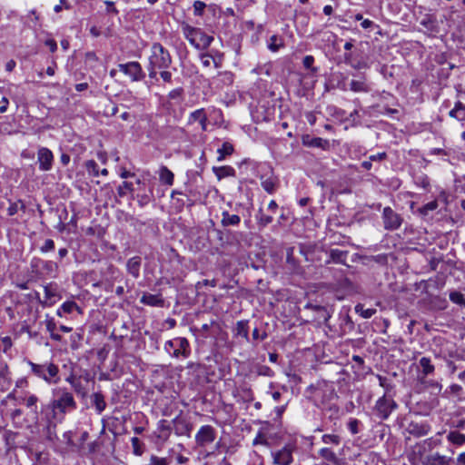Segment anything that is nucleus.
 <instances>
[{
    "label": "nucleus",
    "mask_w": 465,
    "mask_h": 465,
    "mask_svg": "<svg viewBox=\"0 0 465 465\" xmlns=\"http://www.w3.org/2000/svg\"><path fill=\"white\" fill-rule=\"evenodd\" d=\"M91 401L94 405L98 414H101L105 410L106 402L104 401V395L101 392H94L91 396Z\"/></svg>",
    "instance_id": "obj_34"
},
{
    "label": "nucleus",
    "mask_w": 465,
    "mask_h": 465,
    "mask_svg": "<svg viewBox=\"0 0 465 465\" xmlns=\"http://www.w3.org/2000/svg\"><path fill=\"white\" fill-rule=\"evenodd\" d=\"M252 445H263V446H269V442L267 439L265 438L264 434L262 431H259L256 435V437L252 440Z\"/></svg>",
    "instance_id": "obj_54"
},
{
    "label": "nucleus",
    "mask_w": 465,
    "mask_h": 465,
    "mask_svg": "<svg viewBox=\"0 0 465 465\" xmlns=\"http://www.w3.org/2000/svg\"><path fill=\"white\" fill-rule=\"evenodd\" d=\"M450 300L456 304L465 307V296L460 292H451L450 293Z\"/></svg>",
    "instance_id": "obj_51"
},
{
    "label": "nucleus",
    "mask_w": 465,
    "mask_h": 465,
    "mask_svg": "<svg viewBox=\"0 0 465 465\" xmlns=\"http://www.w3.org/2000/svg\"><path fill=\"white\" fill-rule=\"evenodd\" d=\"M420 383L422 384L426 388H431V389L437 390L438 392H440L442 389V385L439 381H434V380H429L428 378H427V382H420Z\"/></svg>",
    "instance_id": "obj_55"
},
{
    "label": "nucleus",
    "mask_w": 465,
    "mask_h": 465,
    "mask_svg": "<svg viewBox=\"0 0 465 465\" xmlns=\"http://www.w3.org/2000/svg\"><path fill=\"white\" fill-rule=\"evenodd\" d=\"M396 408L397 403L394 400L382 396L376 401L374 413L379 419L387 420Z\"/></svg>",
    "instance_id": "obj_8"
},
{
    "label": "nucleus",
    "mask_w": 465,
    "mask_h": 465,
    "mask_svg": "<svg viewBox=\"0 0 465 465\" xmlns=\"http://www.w3.org/2000/svg\"><path fill=\"white\" fill-rule=\"evenodd\" d=\"M315 396L316 397H322V402L325 403L327 401H331L332 399L336 398V393L334 391V389L328 385L327 383L323 382L322 384H319L317 388L315 389Z\"/></svg>",
    "instance_id": "obj_22"
},
{
    "label": "nucleus",
    "mask_w": 465,
    "mask_h": 465,
    "mask_svg": "<svg viewBox=\"0 0 465 465\" xmlns=\"http://www.w3.org/2000/svg\"><path fill=\"white\" fill-rule=\"evenodd\" d=\"M45 327H46V331L51 333V332H54L56 330V323L54 322V320L53 318H46L45 320Z\"/></svg>",
    "instance_id": "obj_60"
},
{
    "label": "nucleus",
    "mask_w": 465,
    "mask_h": 465,
    "mask_svg": "<svg viewBox=\"0 0 465 465\" xmlns=\"http://www.w3.org/2000/svg\"><path fill=\"white\" fill-rule=\"evenodd\" d=\"M381 219L386 231H396L403 223L402 216L389 206L383 208Z\"/></svg>",
    "instance_id": "obj_7"
},
{
    "label": "nucleus",
    "mask_w": 465,
    "mask_h": 465,
    "mask_svg": "<svg viewBox=\"0 0 465 465\" xmlns=\"http://www.w3.org/2000/svg\"><path fill=\"white\" fill-rule=\"evenodd\" d=\"M204 120H207L206 114L204 113L203 109H198L191 113L189 116V122L194 123V122H203Z\"/></svg>",
    "instance_id": "obj_46"
},
{
    "label": "nucleus",
    "mask_w": 465,
    "mask_h": 465,
    "mask_svg": "<svg viewBox=\"0 0 465 465\" xmlns=\"http://www.w3.org/2000/svg\"><path fill=\"white\" fill-rule=\"evenodd\" d=\"M65 381L72 386V388L77 392V393H84V388L81 384V382L74 376L70 375L65 379Z\"/></svg>",
    "instance_id": "obj_48"
},
{
    "label": "nucleus",
    "mask_w": 465,
    "mask_h": 465,
    "mask_svg": "<svg viewBox=\"0 0 465 465\" xmlns=\"http://www.w3.org/2000/svg\"><path fill=\"white\" fill-rule=\"evenodd\" d=\"M149 64L153 68L167 69L172 64L169 51L160 43H153L151 46Z\"/></svg>",
    "instance_id": "obj_5"
},
{
    "label": "nucleus",
    "mask_w": 465,
    "mask_h": 465,
    "mask_svg": "<svg viewBox=\"0 0 465 465\" xmlns=\"http://www.w3.org/2000/svg\"><path fill=\"white\" fill-rule=\"evenodd\" d=\"M258 224L260 226L265 227L268 224L272 223L273 221L272 214H265L262 213V209L259 210V213L257 215Z\"/></svg>",
    "instance_id": "obj_47"
},
{
    "label": "nucleus",
    "mask_w": 465,
    "mask_h": 465,
    "mask_svg": "<svg viewBox=\"0 0 465 465\" xmlns=\"http://www.w3.org/2000/svg\"><path fill=\"white\" fill-rule=\"evenodd\" d=\"M318 454L324 460L330 461L334 465H341V459L336 455V453L328 447H324L319 450Z\"/></svg>",
    "instance_id": "obj_27"
},
{
    "label": "nucleus",
    "mask_w": 465,
    "mask_h": 465,
    "mask_svg": "<svg viewBox=\"0 0 465 465\" xmlns=\"http://www.w3.org/2000/svg\"><path fill=\"white\" fill-rule=\"evenodd\" d=\"M31 373L47 384H57L60 381L59 367L52 361L35 363L28 361Z\"/></svg>",
    "instance_id": "obj_3"
},
{
    "label": "nucleus",
    "mask_w": 465,
    "mask_h": 465,
    "mask_svg": "<svg viewBox=\"0 0 465 465\" xmlns=\"http://www.w3.org/2000/svg\"><path fill=\"white\" fill-rule=\"evenodd\" d=\"M134 191L133 183L130 182H123L121 185L117 188V193L120 197H124L126 195L128 192L132 193Z\"/></svg>",
    "instance_id": "obj_49"
},
{
    "label": "nucleus",
    "mask_w": 465,
    "mask_h": 465,
    "mask_svg": "<svg viewBox=\"0 0 465 465\" xmlns=\"http://www.w3.org/2000/svg\"><path fill=\"white\" fill-rule=\"evenodd\" d=\"M200 59H201L202 64L204 67L211 66L212 63H213L215 64V66H217V64H216L214 58L209 54H202L200 55Z\"/></svg>",
    "instance_id": "obj_53"
},
{
    "label": "nucleus",
    "mask_w": 465,
    "mask_h": 465,
    "mask_svg": "<svg viewBox=\"0 0 465 465\" xmlns=\"http://www.w3.org/2000/svg\"><path fill=\"white\" fill-rule=\"evenodd\" d=\"M430 429V425L426 420H411L405 430L415 438H420L428 435Z\"/></svg>",
    "instance_id": "obj_12"
},
{
    "label": "nucleus",
    "mask_w": 465,
    "mask_h": 465,
    "mask_svg": "<svg viewBox=\"0 0 465 465\" xmlns=\"http://www.w3.org/2000/svg\"><path fill=\"white\" fill-rule=\"evenodd\" d=\"M181 29L185 39L198 50L208 48L213 41V37L206 35L203 29L193 27L187 23H183Z\"/></svg>",
    "instance_id": "obj_2"
},
{
    "label": "nucleus",
    "mask_w": 465,
    "mask_h": 465,
    "mask_svg": "<svg viewBox=\"0 0 465 465\" xmlns=\"http://www.w3.org/2000/svg\"><path fill=\"white\" fill-rule=\"evenodd\" d=\"M45 291V301L43 302L45 305H52L54 302V298L57 296V289L53 283H49L44 287Z\"/></svg>",
    "instance_id": "obj_32"
},
{
    "label": "nucleus",
    "mask_w": 465,
    "mask_h": 465,
    "mask_svg": "<svg viewBox=\"0 0 465 465\" xmlns=\"http://www.w3.org/2000/svg\"><path fill=\"white\" fill-rule=\"evenodd\" d=\"M141 262L142 259L139 256H134L127 261V272L135 279L140 276Z\"/></svg>",
    "instance_id": "obj_25"
},
{
    "label": "nucleus",
    "mask_w": 465,
    "mask_h": 465,
    "mask_svg": "<svg viewBox=\"0 0 465 465\" xmlns=\"http://www.w3.org/2000/svg\"><path fill=\"white\" fill-rule=\"evenodd\" d=\"M53 397L47 405L48 419L62 422L67 413H71L77 408V403L72 392L66 388L53 390Z\"/></svg>",
    "instance_id": "obj_1"
},
{
    "label": "nucleus",
    "mask_w": 465,
    "mask_h": 465,
    "mask_svg": "<svg viewBox=\"0 0 465 465\" xmlns=\"http://www.w3.org/2000/svg\"><path fill=\"white\" fill-rule=\"evenodd\" d=\"M118 68L124 74L130 76L133 81H139L144 76L142 66L138 62L120 64H118Z\"/></svg>",
    "instance_id": "obj_13"
},
{
    "label": "nucleus",
    "mask_w": 465,
    "mask_h": 465,
    "mask_svg": "<svg viewBox=\"0 0 465 465\" xmlns=\"http://www.w3.org/2000/svg\"><path fill=\"white\" fill-rule=\"evenodd\" d=\"M213 172L218 180L235 176V170L230 165L213 166Z\"/></svg>",
    "instance_id": "obj_28"
},
{
    "label": "nucleus",
    "mask_w": 465,
    "mask_h": 465,
    "mask_svg": "<svg viewBox=\"0 0 465 465\" xmlns=\"http://www.w3.org/2000/svg\"><path fill=\"white\" fill-rule=\"evenodd\" d=\"M131 442H132L134 453L137 456L142 455L143 448H142L141 440L137 437H133L131 439Z\"/></svg>",
    "instance_id": "obj_52"
},
{
    "label": "nucleus",
    "mask_w": 465,
    "mask_h": 465,
    "mask_svg": "<svg viewBox=\"0 0 465 465\" xmlns=\"http://www.w3.org/2000/svg\"><path fill=\"white\" fill-rule=\"evenodd\" d=\"M206 5L202 1H194L193 13L195 15H202Z\"/></svg>",
    "instance_id": "obj_57"
},
{
    "label": "nucleus",
    "mask_w": 465,
    "mask_h": 465,
    "mask_svg": "<svg viewBox=\"0 0 465 465\" xmlns=\"http://www.w3.org/2000/svg\"><path fill=\"white\" fill-rule=\"evenodd\" d=\"M354 309H355V312L364 319H369V318L372 317V315H374L376 312L375 309H371V308L365 309L364 306L361 303H358Z\"/></svg>",
    "instance_id": "obj_45"
},
{
    "label": "nucleus",
    "mask_w": 465,
    "mask_h": 465,
    "mask_svg": "<svg viewBox=\"0 0 465 465\" xmlns=\"http://www.w3.org/2000/svg\"><path fill=\"white\" fill-rule=\"evenodd\" d=\"M233 145L229 142H224L220 148H218V157L217 161L222 162L225 159L226 156L231 155L233 153Z\"/></svg>",
    "instance_id": "obj_36"
},
{
    "label": "nucleus",
    "mask_w": 465,
    "mask_h": 465,
    "mask_svg": "<svg viewBox=\"0 0 465 465\" xmlns=\"http://www.w3.org/2000/svg\"><path fill=\"white\" fill-rule=\"evenodd\" d=\"M419 368L420 371L417 376L419 382H427V377L432 375L435 371V367L429 357L420 359Z\"/></svg>",
    "instance_id": "obj_15"
},
{
    "label": "nucleus",
    "mask_w": 465,
    "mask_h": 465,
    "mask_svg": "<svg viewBox=\"0 0 465 465\" xmlns=\"http://www.w3.org/2000/svg\"><path fill=\"white\" fill-rule=\"evenodd\" d=\"M313 63H314V58L312 55H306L302 61L303 66L306 69H312V72H316L317 69L312 67Z\"/></svg>",
    "instance_id": "obj_59"
},
{
    "label": "nucleus",
    "mask_w": 465,
    "mask_h": 465,
    "mask_svg": "<svg viewBox=\"0 0 465 465\" xmlns=\"http://www.w3.org/2000/svg\"><path fill=\"white\" fill-rule=\"evenodd\" d=\"M172 422L173 424V431L177 436L190 437L193 425L186 419L178 416Z\"/></svg>",
    "instance_id": "obj_20"
},
{
    "label": "nucleus",
    "mask_w": 465,
    "mask_h": 465,
    "mask_svg": "<svg viewBox=\"0 0 465 465\" xmlns=\"http://www.w3.org/2000/svg\"><path fill=\"white\" fill-rule=\"evenodd\" d=\"M360 421L357 419H350L348 422V429L351 434H357L359 432Z\"/></svg>",
    "instance_id": "obj_56"
},
{
    "label": "nucleus",
    "mask_w": 465,
    "mask_h": 465,
    "mask_svg": "<svg viewBox=\"0 0 465 465\" xmlns=\"http://www.w3.org/2000/svg\"><path fill=\"white\" fill-rule=\"evenodd\" d=\"M283 45L284 44L282 38L277 35H273L270 37L267 47L270 51L275 53L278 52Z\"/></svg>",
    "instance_id": "obj_38"
},
{
    "label": "nucleus",
    "mask_w": 465,
    "mask_h": 465,
    "mask_svg": "<svg viewBox=\"0 0 465 465\" xmlns=\"http://www.w3.org/2000/svg\"><path fill=\"white\" fill-rule=\"evenodd\" d=\"M241 223V217L237 214H231L227 211L222 213L221 223L223 227L236 226Z\"/></svg>",
    "instance_id": "obj_31"
},
{
    "label": "nucleus",
    "mask_w": 465,
    "mask_h": 465,
    "mask_svg": "<svg viewBox=\"0 0 465 465\" xmlns=\"http://www.w3.org/2000/svg\"><path fill=\"white\" fill-rule=\"evenodd\" d=\"M85 168L90 175L97 177L99 175V166L94 160H88L85 163Z\"/></svg>",
    "instance_id": "obj_50"
},
{
    "label": "nucleus",
    "mask_w": 465,
    "mask_h": 465,
    "mask_svg": "<svg viewBox=\"0 0 465 465\" xmlns=\"http://www.w3.org/2000/svg\"><path fill=\"white\" fill-rule=\"evenodd\" d=\"M446 434V440L449 443L448 450L451 453H455V449L460 448L465 444V434L461 433L459 430H444L438 432L437 435Z\"/></svg>",
    "instance_id": "obj_10"
},
{
    "label": "nucleus",
    "mask_w": 465,
    "mask_h": 465,
    "mask_svg": "<svg viewBox=\"0 0 465 465\" xmlns=\"http://www.w3.org/2000/svg\"><path fill=\"white\" fill-rule=\"evenodd\" d=\"M150 460L151 465H167L166 460L164 458L152 456Z\"/></svg>",
    "instance_id": "obj_62"
},
{
    "label": "nucleus",
    "mask_w": 465,
    "mask_h": 465,
    "mask_svg": "<svg viewBox=\"0 0 465 465\" xmlns=\"http://www.w3.org/2000/svg\"><path fill=\"white\" fill-rule=\"evenodd\" d=\"M42 268L48 276L54 277L58 265L52 261H44Z\"/></svg>",
    "instance_id": "obj_43"
},
{
    "label": "nucleus",
    "mask_w": 465,
    "mask_h": 465,
    "mask_svg": "<svg viewBox=\"0 0 465 465\" xmlns=\"http://www.w3.org/2000/svg\"><path fill=\"white\" fill-rule=\"evenodd\" d=\"M258 177L261 186L269 194H274L280 187V180L275 175L273 169L267 163L258 165Z\"/></svg>",
    "instance_id": "obj_4"
},
{
    "label": "nucleus",
    "mask_w": 465,
    "mask_h": 465,
    "mask_svg": "<svg viewBox=\"0 0 465 465\" xmlns=\"http://www.w3.org/2000/svg\"><path fill=\"white\" fill-rule=\"evenodd\" d=\"M450 116L452 118L457 119L458 121H464L465 120V105L458 101L455 104V106L452 110L449 113Z\"/></svg>",
    "instance_id": "obj_35"
},
{
    "label": "nucleus",
    "mask_w": 465,
    "mask_h": 465,
    "mask_svg": "<svg viewBox=\"0 0 465 465\" xmlns=\"http://www.w3.org/2000/svg\"><path fill=\"white\" fill-rule=\"evenodd\" d=\"M79 307H78V305H77V303L75 302H74V301H66L57 310L56 314L58 316L62 317V312H64L65 313H71V312H73L74 310H76Z\"/></svg>",
    "instance_id": "obj_40"
},
{
    "label": "nucleus",
    "mask_w": 465,
    "mask_h": 465,
    "mask_svg": "<svg viewBox=\"0 0 465 465\" xmlns=\"http://www.w3.org/2000/svg\"><path fill=\"white\" fill-rule=\"evenodd\" d=\"M339 334L345 335L354 329V322H352L348 309H342L339 313Z\"/></svg>",
    "instance_id": "obj_17"
},
{
    "label": "nucleus",
    "mask_w": 465,
    "mask_h": 465,
    "mask_svg": "<svg viewBox=\"0 0 465 465\" xmlns=\"http://www.w3.org/2000/svg\"><path fill=\"white\" fill-rule=\"evenodd\" d=\"M341 441V439L337 434H323L322 436V442L326 445L338 446Z\"/></svg>",
    "instance_id": "obj_44"
},
{
    "label": "nucleus",
    "mask_w": 465,
    "mask_h": 465,
    "mask_svg": "<svg viewBox=\"0 0 465 465\" xmlns=\"http://www.w3.org/2000/svg\"><path fill=\"white\" fill-rule=\"evenodd\" d=\"M387 157V154L385 152H381V153H378L376 154H371L369 156V159L371 161V162H381L384 159H386Z\"/></svg>",
    "instance_id": "obj_61"
},
{
    "label": "nucleus",
    "mask_w": 465,
    "mask_h": 465,
    "mask_svg": "<svg viewBox=\"0 0 465 465\" xmlns=\"http://www.w3.org/2000/svg\"><path fill=\"white\" fill-rule=\"evenodd\" d=\"M235 334L248 340L249 328L248 322L245 321H239L236 323Z\"/></svg>",
    "instance_id": "obj_42"
},
{
    "label": "nucleus",
    "mask_w": 465,
    "mask_h": 465,
    "mask_svg": "<svg viewBox=\"0 0 465 465\" xmlns=\"http://www.w3.org/2000/svg\"><path fill=\"white\" fill-rule=\"evenodd\" d=\"M216 438V431L211 425L202 426L195 435V442L199 447H205L213 443Z\"/></svg>",
    "instance_id": "obj_11"
},
{
    "label": "nucleus",
    "mask_w": 465,
    "mask_h": 465,
    "mask_svg": "<svg viewBox=\"0 0 465 465\" xmlns=\"http://www.w3.org/2000/svg\"><path fill=\"white\" fill-rule=\"evenodd\" d=\"M348 252L341 251L339 249H332L330 252L331 259L337 263H345V260L347 258Z\"/></svg>",
    "instance_id": "obj_39"
},
{
    "label": "nucleus",
    "mask_w": 465,
    "mask_h": 465,
    "mask_svg": "<svg viewBox=\"0 0 465 465\" xmlns=\"http://www.w3.org/2000/svg\"><path fill=\"white\" fill-rule=\"evenodd\" d=\"M37 162L41 171H50L53 167L54 154L46 147L39 148L37 152Z\"/></svg>",
    "instance_id": "obj_14"
},
{
    "label": "nucleus",
    "mask_w": 465,
    "mask_h": 465,
    "mask_svg": "<svg viewBox=\"0 0 465 465\" xmlns=\"http://www.w3.org/2000/svg\"><path fill=\"white\" fill-rule=\"evenodd\" d=\"M162 71L160 72V75L162 77V79L166 82V83H171L172 82V73L165 70V69H161Z\"/></svg>",
    "instance_id": "obj_63"
},
{
    "label": "nucleus",
    "mask_w": 465,
    "mask_h": 465,
    "mask_svg": "<svg viewBox=\"0 0 465 465\" xmlns=\"http://www.w3.org/2000/svg\"><path fill=\"white\" fill-rule=\"evenodd\" d=\"M23 393L24 392H19L16 390H14L6 396V399L15 400L17 403H19V398L22 397Z\"/></svg>",
    "instance_id": "obj_64"
},
{
    "label": "nucleus",
    "mask_w": 465,
    "mask_h": 465,
    "mask_svg": "<svg viewBox=\"0 0 465 465\" xmlns=\"http://www.w3.org/2000/svg\"><path fill=\"white\" fill-rule=\"evenodd\" d=\"M439 207V199L433 200L418 209L419 214L425 218L430 215V213L435 211Z\"/></svg>",
    "instance_id": "obj_37"
},
{
    "label": "nucleus",
    "mask_w": 465,
    "mask_h": 465,
    "mask_svg": "<svg viewBox=\"0 0 465 465\" xmlns=\"http://www.w3.org/2000/svg\"><path fill=\"white\" fill-rule=\"evenodd\" d=\"M441 445V440L436 438H428L417 445L418 454L422 455L427 451H430L438 446Z\"/></svg>",
    "instance_id": "obj_23"
},
{
    "label": "nucleus",
    "mask_w": 465,
    "mask_h": 465,
    "mask_svg": "<svg viewBox=\"0 0 465 465\" xmlns=\"http://www.w3.org/2000/svg\"><path fill=\"white\" fill-rule=\"evenodd\" d=\"M141 303L149 305V306H156L162 307L163 306L164 301L159 294H152V293H143L140 300Z\"/></svg>",
    "instance_id": "obj_26"
},
{
    "label": "nucleus",
    "mask_w": 465,
    "mask_h": 465,
    "mask_svg": "<svg viewBox=\"0 0 465 465\" xmlns=\"http://www.w3.org/2000/svg\"><path fill=\"white\" fill-rule=\"evenodd\" d=\"M12 385V377L5 362H0V392H5Z\"/></svg>",
    "instance_id": "obj_21"
},
{
    "label": "nucleus",
    "mask_w": 465,
    "mask_h": 465,
    "mask_svg": "<svg viewBox=\"0 0 465 465\" xmlns=\"http://www.w3.org/2000/svg\"><path fill=\"white\" fill-rule=\"evenodd\" d=\"M294 446L286 444L281 450L272 451V457L274 465H291L293 461Z\"/></svg>",
    "instance_id": "obj_9"
},
{
    "label": "nucleus",
    "mask_w": 465,
    "mask_h": 465,
    "mask_svg": "<svg viewBox=\"0 0 465 465\" xmlns=\"http://www.w3.org/2000/svg\"><path fill=\"white\" fill-rule=\"evenodd\" d=\"M422 465H449L451 458L435 452L429 455H420Z\"/></svg>",
    "instance_id": "obj_19"
},
{
    "label": "nucleus",
    "mask_w": 465,
    "mask_h": 465,
    "mask_svg": "<svg viewBox=\"0 0 465 465\" xmlns=\"http://www.w3.org/2000/svg\"><path fill=\"white\" fill-rule=\"evenodd\" d=\"M39 401L38 397L29 391H25L22 397L19 398V404H24L28 408L35 419L38 418L39 411L37 403Z\"/></svg>",
    "instance_id": "obj_16"
},
{
    "label": "nucleus",
    "mask_w": 465,
    "mask_h": 465,
    "mask_svg": "<svg viewBox=\"0 0 465 465\" xmlns=\"http://www.w3.org/2000/svg\"><path fill=\"white\" fill-rule=\"evenodd\" d=\"M420 25L425 27L430 33H439V25L435 16L431 15H425L420 22Z\"/></svg>",
    "instance_id": "obj_29"
},
{
    "label": "nucleus",
    "mask_w": 465,
    "mask_h": 465,
    "mask_svg": "<svg viewBox=\"0 0 465 465\" xmlns=\"http://www.w3.org/2000/svg\"><path fill=\"white\" fill-rule=\"evenodd\" d=\"M164 350L172 357L184 359L188 358L191 353L190 343L184 337H177L173 340H169L164 343Z\"/></svg>",
    "instance_id": "obj_6"
},
{
    "label": "nucleus",
    "mask_w": 465,
    "mask_h": 465,
    "mask_svg": "<svg viewBox=\"0 0 465 465\" xmlns=\"http://www.w3.org/2000/svg\"><path fill=\"white\" fill-rule=\"evenodd\" d=\"M306 307L317 312L319 313L318 319L322 320L323 323L331 329V327L328 325V321L331 317V313L326 307L312 304H307Z\"/></svg>",
    "instance_id": "obj_30"
},
{
    "label": "nucleus",
    "mask_w": 465,
    "mask_h": 465,
    "mask_svg": "<svg viewBox=\"0 0 465 465\" xmlns=\"http://www.w3.org/2000/svg\"><path fill=\"white\" fill-rule=\"evenodd\" d=\"M302 143L306 147L320 148L324 151L330 149L329 140L321 137H312L310 134H303L302 136Z\"/></svg>",
    "instance_id": "obj_18"
},
{
    "label": "nucleus",
    "mask_w": 465,
    "mask_h": 465,
    "mask_svg": "<svg viewBox=\"0 0 465 465\" xmlns=\"http://www.w3.org/2000/svg\"><path fill=\"white\" fill-rule=\"evenodd\" d=\"M159 180L162 183L171 186L173 184L174 174L166 166L163 165L159 170Z\"/></svg>",
    "instance_id": "obj_33"
},
{
    "label": "nucleus",
    "mask_w": 465,
    "mask_h": 465,
    "mask_svg": "<svg viewBox=\"0 0 465 465\" xmlns=\"http://www.w3.org/2000/svg\"><path fill=\"white\" fill-rule=\"evenodd\" d=\"M54 249V242L52 239H46L44 244L41 246L40 251L42 252H48Z\"/></svg>",
    "instance_id": "obj_58"
},
{
    "label": "nucleus",
    "mask_w": 465,
    "mask_h": 465,
    "mask_svg": "<svg viewBox=\"0 0 465 465\" xmlns=\"http://www.w3.org/2000/svg\"><path fill=\"white\" fill-rule=\"evenodd\" d=\"M172 433V427L166 420H160L157 422V438L165 442L169 440Z\"/></svg>",
    "instance_id": "obj_24"
},
{
    "label": "nucleus",
    "mask_w": 465,
    "mask_h": 465,
    "mask_svg": "<svg viewBox=\"0 0 465 465\" xmlns=\"http://www.w3.org/2000/svg\"><path fill=\"white\" fill-rule=\"evenodd\" d=\"M350 88L351 91L356 93H367L370 91L367 84L361 80H351L350 83Z\"/></svg>",
    "instance_id": "obj_41"
}]
</instances>
